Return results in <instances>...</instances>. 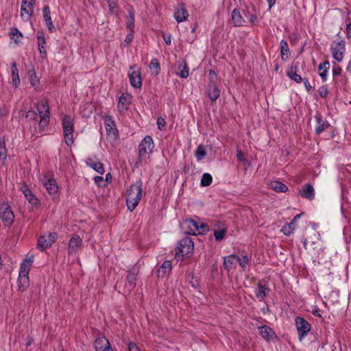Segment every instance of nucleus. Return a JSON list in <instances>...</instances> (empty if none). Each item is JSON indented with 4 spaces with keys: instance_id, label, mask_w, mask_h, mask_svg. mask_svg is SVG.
Here are the masks:
<instances>
[{
    "instance_id": "obj_8",
    "label": "nucleus",
    "mask_w": 351,
    "mask_h": 351,
    "mask_svg": "<svg viewBox=\"0 0 351 351\" xmlns=\"http://www.w3.org/2000/svg\"><path fill=\"white\" fill-rule=\"evenodd\" d=\"M0 218L5 226H10L14 220V215L8 204L0 206Z\"/></svg>"
},
{
    "instance_id": "obj_18",
    "label": "nucleus",
    "mask_w": 351,
    "mask_h": 351,
    "mask_svg": "<svg viewBox=\"0 0 351 351\" xmlns=\"http://www.w3.org/2000/svg\"><path fill=\"white\" fill-rule=\"evenodd\" d=\"M315 119L317 122V126L315 128V132L317 134H320L322 132L326 130L330 125L328 121L322 119V115L319 113H317L315 114Z\"/></svg>"
},
{
    "instance_id": "obj_44",
    "label": "nucleus",
    "mask_w": 351,
    "mask_h": 351,
    "mask_svg": "<svg viewBox=\"0 0 351 351\" xmlns=\"http://www.w3.org/2000/svg\"><path fill=\"white\" fill-rule=\"evenodd\" d=\"M37 38H38V49H39L40 53H43V51L41 50V48H45V38L42 34L38 35Z\"/></svg>"
},
{
    "instance_id": "obj_37",
    "label": "nucleus",
    "mask_w": 351,
    "mask_h": 351,
    "mask_svg": "<svg viewBox=\"0 0 351 351\" xmlns=\"http://www.w3.org/2000/svg\"><path fill=\"white\" fill-rule=\"evenodd\" d=\"M212 180V176L209 173H205L202 176L201 185L203 186H208L211 184Z\"/></svg>"
},
{
    "instance_id": "obj_13",
    "label": "nucleus",
    "mask_w": 351,
    "mask_h": 351,
    "mask_svg": "<svg viewBox=\"0 0 351 351\" xmlns=\"http://www.w3.org/2000/svg\"><path fill=\"white\" fill-rule=\"evenodd\" d=\"M104 125L107 134L116 138L118 135V130L116 128V124L112 117L106 116L104 117Z\"/></svg>"
},
{
    "instance_id": "obj_51",
    "label": "nucleus",
    "mask_w": 351,
    "mask_h": 351,
    "mask_svg": "<svg viewBox=\"0 0 351 351\" xmlns=\"http://www.w3.org/2000/svg\"><path fill=\"white\" fill-rule=\"evenodd\" d=\"M237 158L239 161L245 163L247 162V159L245 158L244 154L241 149H237Z\"/></svg>"
},
{
    "instance_id": "obj_61",
    "label": "nucleus",
    "mask_w": 351,
    "mask_h": 351,
    "mask_svg": "<svg viewBox=\"0 0 351 351\" xmlns=\"http://www.w3.org/2000/svg\"><path fill=\"white\" fill-rule=\"evenodd\" d=\"M304 86L306 88V89L308 90V91H310L312 86H311L310 84V82L307 80H305L304 81Z\"/></svg>"
},
{
    "instance_id": "obj_39",
    "label": "nucleus",
    "mask_w": 351,
    "mask_h": 351,
    "mask_svg": "<svg viewBox=\"0 0 351 351\" xmlns=\"http://www.w3.org/2000/svg\"><path fill=\"white\" fill-rule=\"evenodd\" d=\"M179 71L177 72V75L182 78H186L189 76V69L185 64L183 66L181 65L179 66Z\"/></svg>"
},
{
    "instance_id": "obj_43",
    "label": "nucleus",
    "mask_w": 351,
    "mask_h": 351,
    "mask_svg": "<svg viewBox=\"0 0 351 351\" xmlns=\"http://www.w3.org/2000/svg\"><path fill=\"white\" fill-rule=\"evenodd\" d=\"M281 231L287 236L291 234L294 231V227L291 226L290 224L286 223L283 226Z\"/></svg>"
},
{
    "instance_id": "obj_26",
    "label": "nucleus",
    "mask_w": 351,
    "mask_h": 351,
    "mask_svg": "<svg viewBox=\"0 0 351 351\" xmlns=\"http://www.w3.org/2000/svg\"><path fill=\"white\" fill-rule=\"evenodd\" d=\"M171 270V262L170 261H165L158 270L159 277H164L169 274Z\"/></svg>"
},
{
    "instance_id": "obj_46",
    "label": "nucleus",
    "mask_w": 351,
    "mask_h": 351,
    "mask_svg": "<svg viewBox=\"0 0 351 351\" xmlns=\"http://www.w3.org/2000/svg\"><path fill=\"white\" fill-rule=\"evenodd\" d=\"M330 68V63L328 60H326L323 63H320L318 66L319 72L328 71Z\"/></svg>"
},
{
    "instance_id": "obj_34",
    "label": "nucleus",
    "mask_w": 351,
    "mask_h": 351,
    "mask_svg": "<svg viewBox=\"0 0 351 351\" xmlns=\"http://www.w3.org/2000/svg\"><path fill=\"white\" fill-rule=\"evenodd\" d=\"M33 12L34 9H28V8H24L23 6H21V15L23 19L25 21L29 20V18L32 16Z\"/></svg>"
},
{
    "instance_id": "obj_32",
    "label": "nucleus",
    "mask_w": 351,
    "mask_h": 351,
    "mask_svg": "<svg viewBox=\"0 0 351 351\" xmlns=\"http://www.w3.org/2000/svg\"><path fill=\"white\" fill-rule=\"evenodd\" d=\"M250 259L247 255L238 256V264L242 268V270L245 271L247 267L249 265Z\"/></svg>"
},
{
    "instance_id": "obj_41",
    "label": "nucleus",
    "mask_w": 351,
    "mask_h": 351,
    "mask_svg": "<svg viewBox=\"0 0 351 351\" xmlns=\"http://www.w3.org/2000/svg\"><path fill=\"white\" fill-rule=\"evenodd\" d=\"M225 233H226V230L224 228H221L219 230H215L214 231V236L215 237V239L218 241H221L224 237Z\"/></svg>"
},
{
    "instance_id": "obj_49",
    "label": "nucleus",
    "mask_w": 351,
    "mask_h": 351,
    "mask_svg": "<svg viewBox=\"0 0 351 351\" xmlns=\"http://www.w3.org/2000/svg\"><path fill=\"white\" fill-rule=\"evenodd\" d=\"M319 94L322 97H326L328 94V88L325 86H322L319 88Z\"/></svg>"
},
{
    "instance_id": "obj_56",
    "label": "nucleus",
    "mask_w": 351,
    "mask_h": 351,
    "mask_svg": "<svg viewBox=\"0 0 351 351\" xmlns=\"http://www.w3.org/2000/svg\"><path fill=\"white\" fill-rule=\"evenodd\" d=\"M342 69L339 65H335L332 69L333 75H339L341 73Z\"/></svg>"
},
{
    "instance_id": "obj_4",
    "label": "nucleus",
    "mask_w": 351,
    "mask_h": 351,
    "mask_svg": "<svg viewBox=\"0 0 351 351\" xmlns=\"http://www.w3.org/2000/svg\"><path fill=\"white\" fill-rule=\"evenodd\" d=\"M34 261V256H31L25 258L20 267V271L18 278L19 287L25 289L29 285V271Z\"/></svg>"
},
{
    "instance_id": "obj_57",
    "label": "nucleus",
    "mask_w": 351,
    "mask_h": 351,
    "mask_svg": "<svg viewBox=\"0 0 351 351\" xmlns=\"http://www.w3.org/2000/svg\"><path fill=\"white\" fill-rule=\"evenodd\" d=\"M133 38L134 35L132 32H130L127 35L125 39L124 40V45H129L133 40Z\"/></svg>"
},
{
    "instance_id": "obj_24",
    "label": "nucleus",
    "mask_w": 351,
    "mask_h": 351,
    "mask_svg": "<svg viewBox=\"0 0 351 351\" xmlns=\"http://www.w3.org/2000/svg\"><path fill=\"white\" fill-rule=\"evenodd\" d=\"M259 333L266 341H269L275 337V332L267 326H263L258 328Z\"/></svg>"
},
{
    "instance_id": "obj_15",
    "label": "nucleus",
    "mask_w": 351,
    "mask_h": 351,
    "mask_svg": "<svg viewBox=\"0 0 351 351\" xmlns=\"http://www.w3.org/2000/svg\"><path fill=\"white\" fill-rule=\"evenodd\" d=\"M42 182L45 188L50 195H55L58 193V187L53 178L45 176L43 178Z\"/></svg>"
},
{
    "instance_id": "obj_60",
    "label": "nucleus",
    "mask_w": 351,
    "mask_h": 351,
    "mask_svg": "<svg viewBox=\"0 0 351 351\" xmlns=\"http://www.w3.org/2000/svg\"><path fill=\"white\" fill-rule=\"evenodd\" d=\"M163 39L167 45H169L171 44V38L170 35H163Z\"/></svg>"
},
{
    "instance_id": "obj_3",
    "label": "nucleus",
    "mask_w": 351,
    "mask_h": 351,
    "mask_svg": "<svg viewBox=\"0 0 351 351\" xmlns=\"http://www.w3.org/2000/svg\"><path fill=\"white\" fill-rule=\"evenodd\" d=\"M142 197V183L132 184L126 193V203L128 210L132 211L138 206Z\"/></svg>"
},
{
    "instance_id": "obj_55",
    "label": "nucleus",
    "mask_w": 351,
    "mask_h": 351,
    "mask_svg": "<svg viewBox=\"0 0 351 351\" xmlns=\"http://www.w3.org/2000/svg\"><path fill=\"white\" fill-rule=\"evenodd\" d=\"M30 82L32 86L36 87L38 84V80L35 75V73L31 75L30 76Z\"/></svg>"
},
{
    "instance_id": "obj_19",
    "label": "nucleus",
    "mask_w": 351,
    "mask_h": 351,
    "mask_svg": "<svg viewBox=\"0 0 351 351\" xmlns=\"http://www.w3.org/2000/svg\"><path fill=\"white\" fill-rule=\"evenodd\" d=\"M137 274L138 271L135 269L128 271V275L126 276L127 284L125 285V288L128 289V292H130L136 285Z\"/></svg>"
},
{
    "instance_id": "obj_42",
    "label": "nucleus",
    "mask_w": 351,
    "mask_h": 351,
    "mask_svg": "<svg viewBox=\"0 0 351 351\" xmlns=\"http://www.w3.org/2000/svg\"><path fill=\"white\" fill-rule=\"evenodd\" d=\"M43 16L45 22H50L51 19L50 16V9L48 5H45L43 9Z\"/></svg>"
},
{
    "instance_id": "obj_59",
    "label": "nucleus",
    "mask_w": 351,
    "mask_h": 351,
    "mask_svg": "<svg viewBox=\"0 0 351 351\" xmlns=\"http://www.w3.org/2000/svg\"><path fill=\"white\" fill-rule=\"evenodd\" d=\"M327 74H328V71L319 72V76L322 78L323 82H326V80H327Z\"/></svg>"
},
{
    "instance_id": "obj_17",
    "label": "nucleus",
    "mask_w": 351,
    "mask_h": 351,
    "mask_svg": "<svg viewBox=\"0 0 351 351\" xmlns=\"http://www.w3.org/2000/svg\"><path fill=\"white\" fill-rule=\"evenodd\" d=\"M96 351H113L108 340L103 335L99 336L95 341Z\"/></svg>"
},
{
    "instance_id": "obj_48",
    "label": "nucleus",
    "mask_w": 351,
    "mask_h": 351,
    "mask_svg": "<svg viewBox=\"0 0 351 351\" xmlns=\"http://www.w3.org/2000/svg\"><path fill=\"white\" fill-rule=\"evenodd\" d=\"M37 113L34 110H29L26 113V119L29 121H34L37 118Z\"/></svg>"
},
{
    "instance_id": "obj_38",
    "label": "nucleus",
    "mask_w": 351,
    "mask_h": 351,
    "mask_svg": "<svg viewBox=\"0 0 351 351\" xmlns=\"http://www.w3.org/2000/svg\"><path fill=\"white\" fill-rule=\"evenodd\" d=\"M7 158V150L4 140H0V160H4Z\"/></svg>"
},
{
    "instance_id": "obj_9",
    "label": "nucleus",
    "mask_w": 351,
    "mask_h": 351,
    "mask_svg": "<svg viewBox=\"0 0 351 351\" xmlns=\"http://www.w3.org/2000/svg\"><path fill=\"white\" fill-rule=\"evenodd\" d=\"M298 331V337L302 341L311 330V324L303 317H297L295 320Z\"/></svg>"
},
{
    "instance_id": "obj_28",
    "label": "nucleus",
    "mask_w": 351,
    "mask_h": 351,
    "mask_svg": "<svg viewBox=\"0 0 351 351\" xmlns=\"http://www.w3.org/2000/svg\"><path fill=\"white\" fill-rule=\"evenodd\" d=\"M280 47L282 60L286 61L291 55L288 44L285 40H282L280 43Z\"/></svg>"
},
{
    "instance_id": "obj_52",
    "label": "nucleus",
    "mask_w": 351,
    "mask_h": 351,
    "mask_svg": "<svg viewBox=\"0 0 351 351\" xmlns=\"http://www.w3.org/2000/svg\"><path fill=\"white\" fill-rule=\"evenodd\" d=\"M108 2L110 12H113L117 8V4L114 0H106Z\"/></svg>"
},
{
    "instance_id": "obj_20",
    "label": "nucleus",
    "mask_w": 351,
    "mask_h": 351,
    "mask_svg": "<svg viewBox=\"0 0 351 351\" xmlns=\"http://www.w3.org/2000/svg\"><path fill=\"white\" fill-rule=\"evenodd\" d=\"M238 264V256L231 254L223 258V265L225 269L230 271L235 269Z\"/></svg>"
},
{
    "instance_id": "obj_11",
    "label": "nucleus",
    "mask_w": 351,
    "mask_h": 351,
    "mask_svg": "<svg viewBox=\"0 0 351 351\" xmlns=\"http://www.w3.org/2000/svg\"><path fill=\"white\" fill-rule=\"evenodd\" d=\"M130 82L133 87L140 88L142 85L140 69L136 66H132L128 71Z\"/></svg>"
},
{
    "instance_id": "obj_1",
    "label": "nucleus",
    "mask_w": 351,
    "mask_h": 351,
    "mask_svg": "<svg viewBox=\"0 0 351 351\" xmlns=\"http://www.w3.org/2000/svg\"><path fill=\"white\" fill-rule=\"evenodd\" d=\"M36 109L39 113L40 121L38 123V130L35 128L32 131V136L35 138L38 137L42 132L47 127L49 122V108L47 99H40L36 106Z\"/></svg>"
},
{
    "instance_id": "obj_7",
    "label": "nucleus",
    "mask_w": 351,
    "mask_h": 351,
    "mask_svg": "<svg viewBox=\"0 0 351 351\" xmlns=\"http://www.w3.org/2000/svg\"><path fill=\"white\" fill-rule=\"evenodd\" d=\"M330 51L333 58L338 62H341L346 51L345 42L340 39H336L331 44Z\"/></svg>"
},
{
    "instance_id": "obj_14",
    "label": "nucleus",
    "mask_w": 351,
    "mask_h": 351,
    "mask_svg": "<svg viewBox=\"0 0 351 351\" xmlns=\"http://www.w3.org/2000/svg\"><path fill=\"white\" fill-rule=\"evenodd\" d=\"M132 96L128 93H123L119 97L117 104V108L120 113L124 114L126 112L131 103Z\"/></svg>"
},
{
    "instance_id": "obj_25",
    "label": "nucleus",
    "mask_w": 351,
    "mask_h": 351,
    "mask_svg": "<svg viewBox=\"0 0 351 351\" xmlns=\"http://www.w3.org/2000/svg\"><path fill=\"white\" fill-rule=\"evenodd\" d=\"M207 95L212 101H215L220 95V90L214 84H208Z\"/></svg>"
},
{
    "instance_id": "obj_5",
    "label": "nucleus",
    "mask_w": 351,
    "mask_h": 351,
    "mask_svg": "<svg viewBox=\"0 0 351 351\" xmlns=\"http://www.w3.org/2000/svg\"><path fill=\"white\" fill-rule=\"evenodd\" d=\"M63 134L65 143L71 147L73 143L74 124L73 119L69 115H65L62 121Z\"/></svg>"
},
{
    "instance_id": "obj_29",
    "label": "nucleus",
    "mask_w": 351,
    "mask_h": 351,
    "mask_svg": "<svg viewBox=\"0 0 351 351\" xmlns=\"http://www.w3.org/2000/svg\"><path fill=\"white\" fill-rule=\"evenodd\" d=\"M12 82L15 87L20 84L19 71L16 62H14L12 64Z\"/></svg>"
},
{
    "instance_id": "obj_58",
    "label": "nucleus",
    "mask_w": 351,
    "mask_h": 351,
    "mask_svg": "<svg viewBox=\"0 0 351 351\" xmlns=\"http://www.w3.org/2000/svg\"><path fill=\"white\" fill-rule=\"evenodd\" d=\"M94 181L95 184H97L98 186H101V183L104 181V178L101 176H95L94 178Z\"/></svg>"
},
{
    "instance_id": "obj_54",
    "label": "nucleus",
    "mask_w": 351,
    "mask_h": 351,
    "mask_svg": "<svg viewBox=\"0 0 351 351\" xmlns=\"http://www.w3.org/2000/svg\"><path fill=\"white\" fill-rule=\"evenodd\" d=\"M128 348V351H141V349L134 343H129Z\"/></svg>"
},
{
    "instance_id": "obj_10",
    "label": "nucleus",
    "mask_w": 351,
    "mask_h": 351,
    "mask_svg": "<svg viewBox=\"0 0 351 351\" xmlns=\"http://www.w3.org/2000/svg\"><path fill=\"white\" fill-rule=\"evenodd\" d=\"M56 239L57 234L55 232L41 236L38 240V247L40 250L44 251L50 247L56 242Z\"/></svg>"
},
{
    "instance_id": "obj_35",
    "label": "nucleus",
    "mask_w": 351,
    "mask_h": 351,
    "mask_svg": "<svg viewBox=\"0 0 351 351\" xmlns=\"http://www.w3.org/2000/svg\"><path fill=\"white\" fill-rule=\"evenodd\" d=\"M287 75L293 81L297 83H301L303 80L302 77L296 73L295 71H293V69L288 71L287 72Z\"/></svg>"
},
{
    "instance_id": "obj_6",
    "label": "nucleus",
    "mask_w": 351,
    "mask_h": 351,
    "mask_svg": "<svg viewBox=\"0 0 351 351\" xmlns=\"http://www.w3.org/2000/svg\"><path fill=\"white\" fill-rule=\"evenodd\" d=\"M154 148V143L152 138L147 135L140 143L138 145L139 160H146L152 154Z\"/></svg>"
},
{
    "instance_id": "obj_2",
    "label": "nucleus",
    "mask_w": 351,
    "mask_h": 351,
    "mask_svg": "<svg viewBox=\"0 0 351 351\" xmlns=\"http://www.w3.org/2000/svg\"><path fill=\"white\" fill-rule=\"evenodd\" d=\"M181 227L184 232L187 234H203L209 230L208 225L199 219H186L182 223Z\"/></svg>"
},
{
    "instance_id": "obj_30",
    "label": "nucleus",
    "mask_w": 351,
    "mask_h": 351,
    "mask_svg": "<svg viewBox=\"0 0 351 351\" xmlns=\"http://www.w3.org/2000/svg\"><path fill=\"white\" fill-rule=\"evenodd\" d=\"M174 16L177 22H183L187 19L188 12L185 8H181L177 10L174 14Z\"/></svg>"
},
{
    "instance_id": "obj_33",
    "label": "nucleus",
    "mask_w": 351,
    "mask_h": 351,
    "mask_svg": "<svg viewBox=\"0 0 351 351\" xmlns=\"http://www.w3.org/2000/svg\"><path fill=\"white\" fill-rule=\"evenodd\" d=\"M206 155V149L204 146L199 145L195 151V156L198 161L203 159Z\"/></svg>"
},
{
    "instance_id": "obj_50",
    "label": "nucleus",
    "mask_w": 351,
    "mask_h": 351,
    "mask_svg": "<svg viewBox=\"0 0 351 351\" xmlns=\"http://www.w3.org/2000/svg\"><path fill=\"white\" fill-rule=\"evenodd\" d=\"M157 125L159 130H164L166 125L165 120L162 117H159L157 120Z\"/></svg>"
},
{
    "instance_id": "obj_47",
    "label": "nucleus",
    "mask_w": 351,
    "mask_h": 351,
    "mask_svg": "<svg viewBox=\"0 0 351 351\" xmlns=\"http://www.w3.org/2000/svg\"><path fill=\"white\" fill-rule=\"evenodd\" d=\"M35 0H22L21 6L34 9Z\"/></svg>"
},
{
    "instance_id": "obj_36",
    "label": "nucleus",
    "mask_w": 351,
    "mask_h": 351,
    "mask_svg": "<svg viewBox=\"0 0 351 351\" xmlns=\"http://www.w3.org/2000/svg\"><path fill=\"white\" fill-rule=\"evenodd\" d=\"M149 68L155 75L158 74L160 70V64L156 58H154L151 60Z\"/></svg>"
},
{
    "instance_id": "obj_27",
    "label": "nucleus",
    "mask_w": 351,
    "mask_h": 351,
    "mask_svg": "<svg viewBox=\"0 0 351 351\" xmlns=\"http://www.w3.org/2000/svg\"><path fill=\"white\" fill-rule=\"evenodd\" d=\"M269 186L271 189L278 193H285L288 191L287 185L276 180L271 182L269 183Z\"/></svg>"
},
{
    "instance_id": "obj_64",
    "label": "nucleus",
    "mask_w": 351,
    "mask_h": 351,
    "mask_svg": "<svg viewBox=\"0 0 351 351\" xmlns=\"http://www.w3.org/2000/svg\"><path fill=\"white\" fill-rule=\"evenodd\" d=\"M346 71L349 73H351V57L346 66Z\"/></svg>"
},
{
    "instance_id": "obj_16",
    "label": "nucleus",
    "mask_w": 351,
    "mask_h": 351,
    "mask_svg": "<svg viewBox=\"0 0 351 351\" xmlns=\"http://www.w3.org/2000/svg\"><path fill=\"white\" fill-rule=\"evenodd\" d=\"M82 245V239L78 235H73L69 240L68 252L69 254H75Z\"/></svg>"
},
{
    "instance_id": "obj_21",
    "label": "nucleus",
    "mask_w": 351,
    "mask_h": 351,
    "mask_svg": "<svg viewBox=\"0 0 351 351\" xmlns=\"http://www.w3.org/2000/svg\"><path fill=\"white\" fill-rule=\"evenodd\" d=\"M300 195L308 200H312L315 197V190L313 186L310 184H306L302 186L300 190Z\"/></svg>"
},
{
    "instance_id": "obj_12",
    "label": "nucleus",
    "mask_w": 351,
    "mask_h": 351,
    "mask_svg": "<svg viewBox=\"0 0 351 351\" xmlns=\"http://www.w3.org/2000/svg\"><path fill=\"white\" fill-rule=\"evenodd\" d=\"M193 247L192 239L189 237H185L180 241L178 250L181 256H189L192 252Z\"/></svg>"
},
{
    "instance_id": "obj_22",
    "label": "nucleus",
    "mask_w": 351,
    "mask_h": 351,
    "mask_svg": "<svg viewBox=\"0 0 351 351\" xmlns=\"http://www.w3.org/2000/svg\"><path fill=\"white\" fill-rule=\"evenodd\" d=\"M21 191L29 204L32 205H36L38 204V198L32 193V191L27 186H21Z\"/></svg>"
},
{
    "instance_id": "obj_23",
    "label": "nucleus",
    "mask_w": 351,
    "mask_h": 351,
    "mask_svg": "<svg viewBox=\"0 0 351 351\" xmlns=\"http://www.w3.org/2000/svg\"><path fill=\"white\" fill-rule=\"evenodd\" d=\"M86 163L88 167L93 169L99 174L102 175L104 173L105 169L104 167V165L101 162L96 161L90 158H88L86 160Z\"/></svg>"
},
{
    "instance_id": "obj_40",
    "label": "nucleus",
    "mask_w": 351,
    "mask_h": 351,
    "mask_svg": "<svg viewBox=\"0 0 351 351\" xmlns=\"http://www.w3.org/2000/svg\"><path fill=\"white\" fill-rule=\"evenodd\" d=\"M10 35L11 38L14 40L15 43H19L22 37L21 33L16 29H12Z\"/></svg>"
},
{
    "instance_id": "obj_63",
    "label": "nucleus",
    "mask_w": 351,
    "mask_h": 351,
    "mask_svg": "<svg viewBox=\"0 0 351 351\" xmlns=\"http://www.w3.org/2000/svg\"><path fill=\"white\" fill-rule=\"evenodd\" d=\"M128 12H129V14H130V21H134V14L133 10L132 8H130L128 10Z\"/></svg>"
},
{
    "instance_id": "obj_53",
    "label": "nucleus",
    "mask_w": 351,
    "mask_h": 351,
    "mask_svg": "<svg viewBox=\"0 0 351 351\" xmlns=\"http://www.w3.org/2000/svg\"><path fill=\"white\" fill-rule=\"evenodd\" d=\"M300 217H301V214H298V215H295L293 217V219L291 220V221L288 223L290 224L291 226H293L294 229H295V227L297 226V223H298L299 219L300 218Z\"/></svg>"
},
{
    "instance_id": "obj_45",
    "label": "nucleus",
    "mask_w": 351,
    "mask_h": 351,
    "mask_svg": "<svg viewBox=\"0 0 351 351\" xmlns=\"http://www.w3.org/2000/svg\"><path fill=\"white\" fill-rule=\"evenodd\" d=\"M241 19H242V17H241L240 12L238 10L234 9L232 12V21L233 22H239L241 20Z\"/></svg>"
},
{
    "instance_id": "obj_31",
    "label": "nucleus",
    "mask_w": 351,
    "mask_h": 351,
    "mask_svg": "<svg viewBox=\"0 0 351 351\" xmlns=\"http://www.w3.org/2000/svg\"><path fill=\"white\" fill-rule=\"evenodd\" d=\"M268 289L262 285H258L256 290V297L260 300H263L266 296V291Z\"/></svg>"
},
{
    "instance_id": "obj_62",
    "label": "nucleus",
    "mask_w": 351,
    "mask_h": 351,
    "mask_svg": "<svg viewBox=\"0 0 351 351\" xmlns=\"http://www.w3.org/2000/svg\"><path fill=\"white\" fill-rule=\"evenodd\" d=\"M346 31L348 36L351 38V23H348L346 25Z\"/></svg>"
}]
</instances>
